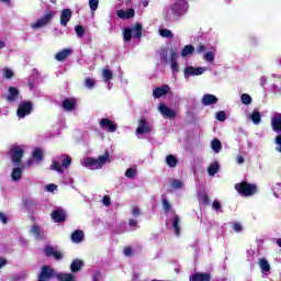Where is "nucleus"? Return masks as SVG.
Listing matches in <instances>:
<instances>
[{
  "instance_id": "f257e3e1",
  "label": "nucleus",
  "mask_w": 281,
  "mask_h": 281,
  "mask_svg": "<svg viewBox=\"0 0 281 281\" xmlns=\"http://www.w3.org/2000/svg\"><path fill=\"white\" fill-rule=\"evenodd\" d=\"M111 164V155L109 151H105L104 155L99 156L98 158L88 157L85 159L83 164L88 166L91 170H100L104 164Z\"/></svg>"
},
{
  "instance_id": "f03ea898",
  "label": "nucleus",
  "mask_w": 281,
  "mask_h": 281,
  "mask_svg": "<svg viewBox=\"0 0 281 281\" xmlns=\"http://www.w3.org/2000/svg\"><path fill=\"white\" fill-rule=\"evenodd\" d=\"M235 190L241 196H254V194L258 193V186L254 183H249L247 181H241V182L235 183Z\"/></svg>"
},
{
  "instance_id": "7ed1b4c3",
  "label": "nucleus",
  "mask_w": 281,
  "mask_h": 281,
  "mask_svg": "<svg viewBox=\"0 0 281 281\" xmlns=\"http://www.w3.org/2000/svg\"><path fill=\"white\" fill-rule=\"evenodd\" d=\"M188 10H190L188 0H178L170 7L169 12L172 14L173 19H181V16H186Z\"/></svg>"
},
{
  "instance_id": "20e7f679",
  "label": "nucleus",
  "mask_w": 281,
  "mask_h": 281,
  "mask_svg": "<svg viewBox=\"0 0 281 281\" xmlns=\"http://www.w3.org/2000/svg\"><path fill=\"white\" fill-rule=\"evenodd\" d=\"M143 34V26L140 23H136L134 27H125L123 30V41L124 43H131V41L134 38H142Z\"/></svg>"
},
{
  "instance_id": "39448f33",
  "label": "nucleus",
  "mask_w": 281,
  "mask_h": 281,
  "mask_svg": "<svg viewBox=\"0 0 281 281\" xmlns=\"http://www.w3.org/2000/svg\"><path fill=\"white\" fill-rule=\"evenodd\" d=\"M54 11L44 13V15L35 23H33L31 27H33V30H40V27H45V25H49V23H52V20L54 19Z\"/></svg>"
},
{
  "instance_id": "423d86ee",
  "label": "nucleus",
  "mask_w": 281,
  "mask_h": 281,
  "mask_svg": "<svg viewBox=\"0 0 281 281\" xmlns=\"http://www.w3.org/2000/svg\"><path fill=\"white\" fill-rule=\"evenodd\" d=\"M10 155L12 159L13 166H21V161L23 159V155H25V151H23V148L21 146H13L10 149Z\"/></svg>"
},
{
  "instance_id": "0eeeda50",
  "label": "nucleus",
  "mask_w": 281,
  "mask_h": 281,
  "mask_svg": "<svg viewBox=\"0 0 281 281\" xmlns=\"http://www.w3.org/2000/svg\"><path fill=\"white\" fill-rule=\"evenodd\" d=\"M58 273L56 270L52 268V266H43L40 272L38 280L40 281H49L52 278H56Z\"/></svg>"
},
{
  "instance_id": "6e6552de",
  "label": "nucleus",
  "mask_w": 281,
  "mask_h": 281,
  "mask_svg": "<svg viewBox=\"0 0 281 281\" xmlns=\"http://www.w3.org/2000/svg\"><path fill=\"white\" fill-rule=\"evenodd\" d=\"M32 109H33V104L30 101L26 102H22L19 106H18V111H16V115L20 119L25 117L26 115H30V113H32Z\"/></svg>"
},
{
  "instance_id": "1a4fd4ad",
  "label": "nucleus",
  "mask_w": 281,
  "mask_h": 281,
  "mask_svg": "<svg viewBox=\"0 0 281 281\" xmlns=\"http://www.w3.org/2000/svg\"><path fill=\"white\" fill-rule=\"evenodd\" d=\"M159 112L161 113L162 117H165V120H172L175 117H177V112L170 108H168V105H166V103H160L159 104Z\"/></svg>"
},
{
  "instance_id": "9d476101",
  "label": "nucleus",
  "mask_w": 281,
  "mask_h": 281,
  "mask_svg": "<svg viewBox=\"0 0 281 281\" xmlns=\"http://www.w3.org/2000/svg\"><path fill=\"white\" fill-rule=\"evenodd\" d=\"M99 126L104 131H109V133H115V131H117V125L106 117L101 119Z\"/></svg>"
},
{
  "instance_id": "9b49d317",
  "label": "nucleus",
  "mask_w": 281,
  "mask_h": 281,
  "mask_svg": "<svg viewBox=\"0 0 281 281\" xmlns=\"http://www.w3.org/2000/svg\"><path fill=\"white\" fill-rule=\"evenodd\" d=\"M170 93V86L162 85L161 87H157L153 90V95L156 100H159V98H164V95H168Z\"/></svg>"
},
{
  "instance_id": "f8f14e48",
  "label": "nucleus",
  "mask_w": 281,
  "mask_h": 281,
  "mask_svg": "<svg viewBox=\"0 0 281 281\" xmlns=\"http://www.w3.org/2000/svg\"><path fill=\"white\" fill-rule=\"evenodd\" d=\"M204 71H205V68L203 67L187 66L184 68V77L188 78L190 76H202Z\"/></svg>"
},
{
  "instance_id": "ddd939ff",
  "label": "nucleus",
  "mask_w": 281,
  "mask_h": 281,
  "mask_svg": "<svg viewBox=\"0 0 281 281\" xmlns=\"http://www.w3.org/2000/svg\"><path fill=\"white\" fill-rule=\"evenodd\" d=\"M151 132H153V127L148 125V121H146V119H142L138 123V127L136 128V133H138V135H146V133H151Z\"/></svg>"
},
{
  "instance_id": "4468645a",
  "label": "nucleus",
  "mask_w": 281,
  "mask_h": 281,
  "mask_svg": "<svg viewBox=\"0 0 281 281\" xmlns=\"http://www.w3.org/2000/svg\"><path fill=\"white\" fill-rule=\"evenodd\" d=\"M72 14L71 9H64L61 11L60 25H63V27H67L68 23L71 21Z\"/></svg>"
},
{
  "instance_id": "2eb2a0df",
  "label": "nucleus",
  "mask_w": 281,
  "mask_h": 281,
  "mask_svg": "<svg viewBox=\"0 0 281 281\" xmlns=\"http://www.w3.org/2000/svg\"><path fill=\"white\" fill-rule=\"evenodd\" d=\"M44 254L47 258H55V260H63V252L60 251H55L54 247L52 246H46L44 249Z\"/></svg>"
},
{
  "instance_id": "dca6fc26",
  "label": "nucleus",
  "mask_w": 281,
  "mask_h": 281,
  "mask_svg": "<svg viewBox=\"0 0 281 281\" xmlns=\"http://www.w3.org/2000/svg\"><path fill=\"white\" fill-rule=\"evenodd\" d=\"M116 16H119V19H123L124 21H128V19H133V16H135V9L117 10Z\"/></svg>"
},
{
  "instance_id": "f3484780",
  "label": "nucleus",
  "mask_w": 281,
  "mask_h": 281,
  "mask_svg": "<svg viewBox=\"0 0 281 281\" xmlns=\"http://www.w3.org/2000/svg\"><path fill=\"white\" fill-rule=\"evenodd\" d=\"M76 104H78V99L70 98V99H65L61 103V106L64 111H75Z\"/></svg>"
},
{
  "instance_id": "a211bd4d",
  "label": "nucleus",
  "mask_w": 281,
  "mask_h": 281,
  "mask_svg": "<svg viewBox=\"0 0 281 281\" xmlns=\"http://www.w3.org/2000/svg\"><path fill=\"white\" fill-rule=\"evenodd\" d=\"M52 218L55 221V223H65L67 221V213L63 210H55L52 213Z\"/></svg>"
},
{
  "instance_id": "6ab92c4d",
  "label": "nucleus",
  "mask_w": 281,
  "mask_h": 281,
  "mask_svg": "<svg viewBox=\"0 0 281 281\" xmlns=\"http://www.w3.org/2000/svg\"><path fill=\"white\" fill-rule=\"evenodd\" d=\"M20 91L15 87H9L7 102H16L19 100Z\"/></svg>"
},
{
  "instance_id": "aec40b11",
  "label": "nucleus",
  "mask_w": 281,
  "mask_h": 281,
  "mask_svg": "<svg viewBox=\"0 0 281 281\" xmlns=\"http://www.w3.org/2000/svg\"><path fill=\"white\" fill-rule=\"evenodd\" d=\"M192 281H212V273H210V272H195L192 276Z\"/></svg>"
},
{
  "instance_id": "412c9836",
  "label": "nucleus",
  "mask_w": 281,
  "mask_h": 281,
  "mask_svg": "<svg viewBox=\"0 0 281 281\" xmlns=\"http://www.w3.org/2000/svg\"><path fill=\"white\" fill-rule=\"evenodd\" d=\"M72 52L74 50H71L70 48H65L55 55V59L58 60V63H63L67 60V58H69V55H71Z\"/></svg>"
},
{
  "instance_id": "4be33fe9",
  "label": "nucleus",
  "mask_w": 281,
  "mask_h": 281,
  "mask_svg": "<svg viewBox=\"0 0 281 281\" xmlns=\"http://www.w3.org/2000/svg\"><path fill=\"white\" fill-rule=\"evenodd\" d=\"M216 102H218V99H217V97L214 95V94L207 93V94H204V95L202 97V104H203L204 106H210V105H212V104H216Z\"/></svg>"
},
{
  "instance_id": "5701e85b",
  "label": "nucleus",
  "mask_w": 281,
  "mask_h": 281,
  "mask_svg": "<svg viewBox=\"0 0 281 281\" xmlns=\"http://www.w3.org/2000/svg\"><path fill=\"white\" fill-rule=\"evenodd\" d=\"M272 131L280 133L281 131V114H277L271 119Z\"/></svg>"
},
{
  "instance_id": "b1692460",
  "label": "nucleus",
  "mask_w": 281,
  "mask_h": 281,
  "mask_svg": "<svg viewBox=\"0 0 281 281\" xmlns=\"http://www.w3.org/2000/svg\"><path fill=\"white\" fill-rule=\"evenodd\" d=\"M70 238L72 243H82V240H85V232H82L81 229H76L75 232L71 233Z\"/></svg>"
},
{
  "instance_id": "393cba45",
  "label": "nucleus",
  "mask_w": 281,
  "mask_h": 281,
  "mask_svg": "<svg viewBox=\"0 0 281 281\" xmlns=\"http://www.w3.org/2000/svg\"><path fill=\"white\" fill-rule=\"evenodd\" d=\"M82 267H85V262L80 259H75L71 263H70V271L72 273H78V271H80V269H82Z\"/></svg>"
},
{
  "instance_id": "a878e982",
  "label": "nucleus",
  "mask_w": 281,
  "mask_h": 281,
  "mask_svg": "<svg viewBox=\"0 0 281 281\" xmlns=\"http://www.w3.org/2000/svg\"><path fill=\"white\" fill-rule=\"evenodd\" d=\"M180 222H181V217H179V215H175L171 227H172L176 236H179L181 234V227H179Z\"/></svg>"
},
{
  "instance_id": "bb28decb",
  "label": "nucleus",
  "mask_w": 281,
  "mask_h": 281,
  "mask_svg": "<svg viewBox=\"0 0 281 281\" xmlns=\"http://www.w3.org/2000/svg\"><path fill=\"white\" fill-rule=\"evenodd\" d=\"M218 170H221V165L218 161L211 164L207 168L209 176L214 177V175L218 173Z\"/></svg>"
},
{
  "instance_id": "cd10ccee",
  "label": "nucleus",
  "mask_w": 281,
  "mask_h": 281,
  "mask_svg": "<svg viewBox=\"0 0 281 281\" xmlns=\"http://www.w3.org/2000/svg\"><path fill=\"white\" fill-rule=\"evenodd\" d=\"M259 267L262 273H269V271H271V265H269V261L265 258L259 259Z\"/></svg>"
},
{
  "instance_id": "c85d7f7f",
  "label": "nucleus",
  "mask_w": 281,
  "mask_h": 281,
  "mask_svg": "<svg viewBox=\"0 0 281 281\" xmlns=\"http://www.w3.org/2000/svg\"><path fill=\"white\" fill-rule=\"evenodd\" d=\"M166 164L169 166V168H177L179 165V159H177L175 155H168L166 157Z\"/></svg>"
},
{
  "instance_id": "c756f323",
  "label": "nucleus",
  "mask_w": 281,
  "mask_h": 281,
  "mask_svg": "<svg viewBox=\"0 0 281 281\" xmlns=\"http://www.w3.org/2000/svg\"><path fill=\"white\" fill-rule=\"evenodd\" d=\"M250 120L254 124H260L262 115L260 114V111H258V109H255L252 111V113L250 114Z\"/></svg>"
},
{
  "instance_id": "7c9ffc66",
  "label": "nucleus",
  "mask_w": 281,
  "mask_h": 281,
  "mask_svg": "<svg viewBox=\"0 0 281 281\" xmlns=\"http://www.w3.org/2000/svg\"><path fill=\"white\" fill-rule=\"evenodd\" d=\"M21 177H23V169L20 167L14 168L11 172V179H13V181H19Z\"/></svg>"
},
{
  "instance_id": "2f4dec72",
  "label": "nucleus",
  "mask_w": 281,
  "mask_h": 281,
  "mask_svg": "<svg viewBox=\"0 0 281 281\" xmlns=\"http://www.w3.org/2000/svg\"><path fill=\"white\" fill-rule=\"evenodd\" d=\"M194 54V47L192 45H186L181 50L182 58H187V56H192Z\"/></svg>"
},
{
  "instance_id": "473e14b6",
  "label": "nucleus",
  "mask_w": 281,
  "mask_h": 281,
  "mask_svg": "<svg viewBox=\"0 0 281 281\" xmlns=\"http://www.w3.org/2000/svg\"><path fill=\"white\" fill-rule=\"evenodd\" d=\"M33 159H35V161H43V159H45V154L43 153V149L41 148H35L33 150Z\"/></svg>"
},
{
  "instance_id": "72a5a7b5",
  "label": "nucleus",
  "mask_w": 281,
  "mask_h": 281,
  "mask_svg": "<svg viewBox=\"0 0 281 281\" xmlns=\"http://www.w3.org/2000/svg\"><path fill=\"white\" fill-rule=\"evenodd\" d=\"M57 280L59 281H75L76 278L72 273H57L56 276Z\"/></svg>"
},
{
  "instance_id": "f704fd0d",
  "label": "nucleus",
  "mask_w": 281,
  "mask_h": 281,
  "mask_svg": "<svg viewBox=\"0 0 281 281\" xmlns=\"http://www.w3.org/2000/svg\"><path fill=\"white\" fill-rule=\"evenodd\" d=\"M211 147L213 148L214 153H221V150H223V144L218 138H214L212 140Z\"/></svg>"
},
{
  "instance_id": "c9c22d12",
  "label": "nucleus",
  "mask_w": 281,
  "mask_h": 281,
  "mask_svg": "<svg viewBox=\"0 0 281 281\" xmlns=\"http://www.w3.org/2000/svg\"><path fill=\"white\" fill-rule=\"evenodd\" d=\"M198 199L202 205H210V195L207 193H198Z\"/></svg>"
},
{
  "instance_id": "e433bc0d",
  "label": "nucleus",
  "mask_w": 281,
  "mask_h": 281,
  "mask_svg": "<svg viewBox=\"0 0 281 281\" xmlns=\"http://www.w3.org/2000/svg\"><path fill=\"white\" fill-rule=\"evenodd\" d=\"M159 34L162 38H175V34L168 29H160Z\"/></svg>"
},
{
  "instance_id": "4c0bfd02",
  "label": "nucleus",
  "mask_w": 281,
  "mask_h": 281,
  "mask_svg": "<svg viewBox=\"0 0 281 281\" xmlns=\"http://www.w3.org/2000/svg\"><path fill=\"white\" fill-rule=\"evenodd\" d=\"M52 170H56V172H65V170H63V166H60V162L53 160L52 165H50Z\"/></svg>"
},
{
  "instance_id": "58836bf2",
  "label": "nucleus",
  "mask_w": 281,
  "mask_h": 281,
  "mask_svg": "<svg viewBox=\"0 0 281 281\" xmlns=\"http://www.w3.org/2000/svg\"><path fill=\"white\" fill-rule=\"evenodd\" d=\"M161 203H162L164 212L168 214V212L172 210V204H170V202L166 198L162 199Z\"/></svg>"
},
{
  "instance_id": "ea45409f",
  "label": "nucleus",
  "mask_w": 281,
  "mask_h": 281,
  "mask_svg": "<svg viewBox=\"0 0 281 281\" xmlns=\"http://www.w3.org/2000/svg\"><path fill=\"white\" fill-rule=\"evenodd\" d=\"M61 166L63 168H68L71 166V156L63 155Z\"/></svg>"
},
{
  "instance_id": "a19ab883",
  "label": "nucleus",
  "mask_w": 281,
  "mask_h": 281,
  "mask_svg": "<svg viewBox=\"0 0 281 281\" xmlns=\"http://www.w3.org/2000/svg\"><path fill=\"white\" fill-rule=\"evenodd\" d=\"M251 102H252L251 95H249L248 93L241 94V104L249 105L251 104Z\"/></svg>"
},
{
  "instance_id": "79ce46f5",
  "label": "nucleus",
  "mask_w": 281,
  "mask_h": 281,
  "mask_svg": "<svg viewBox=\"0 0 281 281\" xmlns=\"http://www.w3.org/2000/svg\"><path fill=\"white\" fill-rule=\"evenodd\" d=\"M31 234H33L35 238H41V227L38 225H33L31 227Z\"/></svg>"
},
{
  "instance_id": "37998d69",
  "label": "nucleus",
  "mask_w": 281,
  "mask_h": 281,
  "mask_svg": "<svg viewBox=\"0 0 281 281\" xmlns=\"http://www.w3.org/2000/svg\"><path fill=\"white\" fill-rule=\"evenodd\" d=\"M75 32H76L78 38H82V36H85V26L76 25L75 26Z\"/></svg>"
},
{
  "instance_id": "c03bdc74",
  "label": "nucleus",
  "mask_w": 281,
  "mask_h": 281,
  "mask_svg": "<svg viewBox=\"0 0 281 281\" xmlns=\"http://www.w3.org/2000/svg\"><path fill=\"white\" fill-rule=\"evenodd\" d=\"M171 188L175 190H181V188H183V182L181 180L173 179L171 181Z\"/></svg>"
},
{
  "instance_id": "a18cd8bd",
  "label": "nucleus",
  "mask_w": 281,
  "mask_h": 281,
  "mask_svg": "<svg viewBox=\"0 0 281 281\" xmlns=\"http://www.w3.org/2000/svg\"><path fill=\"white\" fill-rule=\"evenodd\" d=\"M216 56L214 55V53L213 52H206L205 54H204V60L206 61V63H214V58H215Z\"/></svg>"
},
{
  "instance_id": "49530a36",
  "label": "nucleus",
  "mask_w": 281,
  "mask_h": 281,
  "mask_svg": "<svg viewBox=\"0 0 281 281\" xmlns=\"http://www.w3.org/2000/svg\"><path fill=\"white\" fill-rule=\"evenodd\" d=\"M2 72H3L4 78H7V80L14 78V72L10 68H3Z\"/></svg>"
},
{
  "instance_id": "de8ad7c7",
  "label": "nucleus",
  "mask_w": 281,
  "mask_h": 281,
  "mask_svg": "<svg viewBox=\"0 0 281 281\" xmlns=\"http://www.w3.org/2000/svg\"><path fill=\"white\" fill-rule=\"evenodd\" d=\"M103 78L105 82H109V80H113V72L109 69H103Z\"/></svg>"
},
{
  "instance_id": "09e8293b",
  "label": "nucleus",
  "mask_w": 281,
  "mask_h": 281,
  "mask_svg": "<svg viewBox=\"0 0 281 281\" xmlns=\"http://www.w3.org/2000/svg\"><path fill=\"white\" fill-rule=\"evenodd\" d=\"M216 120L217 122H225V120H227V113H225V111H218L216 113Z\"/></svg>"
},
{
  "instance_id": "8fccbe9b",
  "label": "nucleus",
  "mask_w": 281,
  "mask_h": 281,
  "mask_svg": "<svg viewBox=\"0 0 281 281\" xmlns=\"http://www.w3.org/2000/svg\"><path fill=\"white\" fill-rule=\"evenodd\" d=\"M98 5H100V0H89V8L92 12L98 10Z\"/></svg>"
},
{
  "instance_id": "3c124183",
  "label": "nucleus",
  "mask_w": 281,
  "mask_h": 281,
  "mask_svg": "<svg viewBox=\"0 0 281 281\" xmlns=\"http://www.w3.org/2000/svg\"><path fill=\"white\" fill-rule=\"evenodd\" d=\"M85 87H87V89H93L95 87V80L91 78H86Z\"/></svg>"
},
{
  "instance_id": "603ef678",
  "label": "nucleus",
  "mask_w": 281,
  "mask_h": 281,
  "mask_svg": "<svg viewBox=\"0 0 281 281\" xmlns=\"http://www.w3.org/2000/svg\"><path fill=\"white\" fill-rule=\"evenodd\" d=\"M135 175H137V171L133 168H128L125 171V177H127V179H135Z\"/></svg>"
},
{
  "instance_id": "864d4df0",
  "label": "nucleus",
  "mask_w": 281,
  "mask_h": 281,
  "mask_svg": "<svg viewBox=\"0 0 281 281\" xmlns=\"http://www.w3.org/2000/svg\"><path fill=\"white\" fill-rule=\"evenodd\" d=\"M274 144H277L276 150L281 153V134L276 136Z\"/></svg>"
},
{
  "instance_id": "5fc2aeb1",
  "label": "nucleus",
  "mask_w": 281,
  "mask_h": 281,
  "mask_svg": "<svg viewBox=\"0 0 281 281\" xmlns=\"http://www.w3.org/2000/svg\"><path fill=\"white\" fill-rule=\"evenodd\" d=\"M212 207H213V210H215V212H220V210H221V207H222L221 201L214 200V201H213V204H212Z\"/></svg>"
},
{
  "instance_id": "6e6d98bb",
  "label": "nucleus",
  "mask_w": 281,
  "mask_h": 281,
  "mask_svg": "<svg viewBox=\"0 0 281 281\" xmlns=\"http://www.w3.org/2000/svg\"><path fill=\"white\" fill-rule=\"evenodd\" d=\"M47 192H55V190H58V186L50 183L46 186Z\"/></svg>"
},
{
  "instance_id": "4d7b16f0",
  "label": "nucleus",
  "mask_w": 281,
  "mask_h": 281,
  "mask_svg": "<svg viewBox=\"0 0 281 281\" xmlns=\"http://www.w3.org/2000/svg\"><path fill=\"white\" fill-rule=\"evenodd\" d=\"M177 58H179V54L175 50H171L170 52V61L175 63V61H177Z\"/></svg>"
},
{
  "instance_id": "13d9d810",
  "label": "nucleus",
  "mask_w": 281,
  "mask_h": 281,
  "mask_svg": "<svg viewBox=\"0 0 281 281\" xmlns=\"http://www.w3.org/2000/svg\"><path fill=\"white\" fill-rule=\"evenodd\" d=\"M124 256H127V257L133 256V248L131 246H127L124 248Z\"/></svg>"
},
{
  "instance_id": "bf43d9fd",
  "label": "nucleus",
  "mask_w": 281,
  "mask_h": 281,
  "mask_svg": "<svg viewBox=\"0 0 281 281\" xmlns=\"http://www.w3.org/2000/svg\"><path fill=\"white\" fill-rule=\"evenodd\" d=\"M0 221L3 225H8V215H5L3 212H0Z\"/></svg>"
},
{
  "instance_id": "052dcab7",
  "label": "nucleus",
  "mask_w": 281,
  "mask_h": 281,
  "mask_svg": "<svg viewBox=\"0 0 281 281\" xmlns=\"http://www.w3.org/2000/svg\"><path fill=\"white\" fill-rule=\"evenodd\" d=\"M205 49H207V47L204 44H200L196 47V54H203V52H205Z\"/></svg>"
},
{
  "instance_id": "680f3d73",
  "label": "nucleus",
  "mask_w": 281,
  "mask_h": 281,
  "mask_svg": "<svg viewBox=\"0 0 281 281\" xmlns=\"http://www.w3.org/2000/svg\"><path fill=\"white\" fill-rule=\"evenodd\" d=\"M233 229L235 232H243V225L240 223L236 222L233 224Z\"/></svg>"
},
{
  "instance_id": "e2e57ef3",
  "label": "nucleus",
  "mask_w": 281,
  "mask_h": 281,
  "mask_svg": "<svg viewBox=\"0 0 281 281\" xmlns=\"http://www.w3.org/2000/svg\"><path fill=\"white\" fill-rule=\"evenodd\" d=\"M103 205H105V207H109V205H111V196L109 195L103 196Z\"/></svg>"
},
{
  "instance_id": "0e129e2a",
  "label": "nucleus",
  "mask_w": 281,
  "mask_h": 281,
  "mask_svg": "<svg viewBox=\"0 0 281 281\" xmlns=\"http://www.w3.org/2000/svg\"><path fill=\"white\" fill-rule=\"evenodd\" d=\"M132 214L133 216H139L142 214V211L139 210V207L136 206L132 210Z\"/></svg>"
},
{
  "instance_id": "69168bd1",
  "label": "nucleus",
  "mask_w": 281,
  "mask_h": 281,
  "mask_svg": "<svg viewBox=\"0 0 281 281\" xmlns=\"http://www.w3.org/2000/svg\"><path fill=\"white\" fill-rule=\"evenodd\" d=\"M171 69H172V71H179V63L171 61Z\"/></svg>"
},
{
  "instance_id": "338daca9",
  "label": "nucleus",
  "mask_w": 281,
  "mask_h": 281,
  "mask_svg": "<svg viewBox=\"0 0 281 281\" xmlns=\"http://www.w3.org/2000/svg\"><path fill=\"white\" fill-rule=\"evenodd\" d=\"M101 276L102 274L100 272H95L92 277V281H100Z\"/></svg>"
},
{
  "instance_id": "774afa93",
  "label": "nucleus",
  "mask_w": 281,
  "mask_h": 281,
  "mask_svg": "<svg viewBox=\"0 0 281 281\" xmlns=\"http://www.w3.org/2000/svg\"><path fill=\"white\" fill-rule=\"evenodd\" d=\"M128 225L130 227H137V220H130Z\"/></svg>"
}]
</instances>
